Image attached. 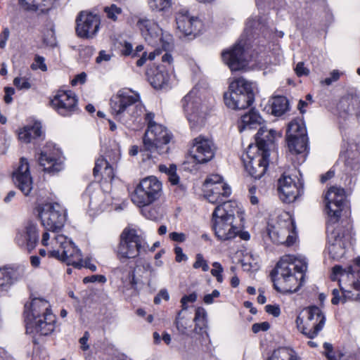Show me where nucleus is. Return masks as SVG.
Segmentation results:
<instances>
[{"instance_id": "nucleus-1", "label": "nucleus", "mask_w": 360, "mask_h": 360, "mask_svg": "<svg viewBox=\"0 0 360 360\" xmlns=\"http://www.w3.org/2000/svg\"><path fill=\"white\" fill-rule=\"evenodd\" d=\"M343 188L331 186L325 195L326 212L328 214L327 249L331 258L339 259L345 253V248L352 238L351 226L339 223L345 203Z\"/></svg>"}, {"instance_id": "nucleus-2", "label": "nucleus", "mask_w": 360, "mask_h": 360, "mask_svg": "<svg viewBox=\"0 0 360 360\" xmlns=\"http://www.w3.org/2000/svg\"><path fill=\"white\" fill-rule=\"evenodd\" d=\"M307 263L304 259L284 255L271 272L274 288L282 293L297 292L302 285Z\"/></svg>"}, {"instance_id": "nucleus-3", "label": "nucleus", "mask_w": 360, "mask_h": 360, "mask_svg": "<svg viewBox=\"0 0 360 360\" xmlns=\"http://www.w3.org/2000/svg\"><path fill=\"white\" fill-rule=\"evenodd\" d=\"M265 25L259 18H249L245 24L244 34L230 50L224 51L221 53L223 61L229 67L231 71L243 70L247 65L248 59L245 51L247 41H250L255 35L263 32Z\"/></svg>"}, {"instance_id": "nucleus-4", "label": "nucleus", "mask_w": 360, "mask_h": 360, "mask_svg": "<svg viewBox=\"0 0 360 360\" xmlns=\"http://www.w3.org/2000/svg\"><path fill=\"white\" fill-rule=\"evenodd\" d=\"M110 104L112 114L124 124L134 122L144 112L139 94L128 89L119 90L112 96Z\"/></svg>"}, {"instance_id": "nucleus-5", "label": "nucleus", "mask_w": 360, "mask_h": 360, "mask_svg": "<svg viewBox=\"0 0 360 360\" xmlns=\"http://www.w3.org/2000/svg\"><path fill=\"white\" fill-rule=\"evenodd\" d=\"M236 212H238V207L233 201L223 202L215 207L212 213V229L219 240H231L240 233L235 224Z\"/></svg>"}, {"instance_id": "nucleus-6", "label": "nucleus", "mask_w": 360, "mask_h": 360, "mask_svg": "<svg viewBox=\"0 0 360 360\" xmlns=\"http://www.w3.org/2000/svg\"><path fill=\"white\" fill-rule=\"evenodd\" d=\"M31 311L27 315V331H34L41 335H48L55 329L56 316L49 303L41 298H34L30 304Z\"/></svg>"}, {"instance_id": "nucleus-7", "label": "nucleus", "mask_w": 360, "mask_h": 360, "mask_svg": "<svg viewBox=\"0 0 360 360\" xmlns=\"http://www.w3.org/2000/svg\"><path fill=\"white\" fill-rule=\"evenodd\" d=\"M154 114L148 112L145 120L148 128L143 139V149L150 153V158H156L157 155H165L169 151L168 143L172 136L163 125L155 122Z\"/></svg>"}, {"instance_id": "nucleus-8", "label": "nucleus", "mask_w": 360, "mask_h": 360, "mask_svg": "<svg viewBox=\"0 0 360 360\" xmlns=\"http://www.w3.org/2000/svg\"><path fill=\"white\" fill-rule=\"evenodd\" d=\"M354 270L352 266H349L347 269H343L342 266L336 265L333 268L331 279L335 281L340 276L339 285L340 289H333L332 294L333 298L331 302L333 304H338L340 302L345 303L347 301H360V275L357 276L355 281L349 284V288L342 285V281L345 278H354Z\"/></svg>"}, {"instance_id": "nucleus-9", "label": "nucleus", "mask_w": 360, "mask_h": 360, "mask_svg": "<svg viewBox=\"0 0 360 360\" xmlns=\"http://www.w3.org/2000/svg\"><path fill=\"white\" fill-rule=\"evenodd\" d=\"M225 104L232 109H245L254 101L253 83L243 77L234 79L224 94Z\"/></svg>"}, {"instance_id": "nucleus-10", "label": "nucleus", "mask_w": 360, "mask_h": 360, "mask_svg": "<svg viewBox=\"0 0 360 360\" xmlns=\"http://www.w3.org/2000/svg\"><path fill=\"white\" fill-rule=\"evenodd\" d=\"M148 245L144 238L137 231L125 228L120 235L117 249V257L122 262L127 259H135L147 251Z\"/></svg>"}, {"instance_id": "nucleus-11", "label": "nucleus", "mask_w": 360, "mask_h": 360, "mask_svg": "<svg viewBox=\"0 0 360 360\" xmlns=\"http://www.w3.org/2000/svg\"><path fill=\"white\" fill-rule=\"evenodd\" d=\"M198 91L192 89L182 99V105L191 129L198 130L205 122L207 114L210 111V103L203 101L200 96H197Z\"/></svg>"}, {"instance_id": "nucleus-12", "label": "nucleus", "mask_w": 360, "mask_h": 360, "mask_svg": "<svg viewBox=\"0 0 360 360\" xmlns=\"http://www.w3.org/2000/svg\"><path fill=\"white\" fill-rule=\"evenodd\" d=\"M281 136L280 132L273 129H268L266 126H262L255 136L256 145L248 146L257 148L255 150L257 153V159H255V161L262 164L259 165L256 171L257 176L266 172L269 165V150L274 146L276 139L281 137ZM253 173L255 174V171Z\"/></svg>"}, {"instance_id": "nucleus-13", "label": "nucleus", "mask_w": 360, "mask_h": 360, "mask_svg": "<svg viewBox=\"0 0 360 360\" xmlns=\"http://www.w3.org/2000/svg\"><path fill=\"white\" fill-rule=\"evenodd\" d=\"M298 330L307 338L313 339L323 329L326 316L316 306H310L302 310L296 319Z\"/></svg>"}, {"instance_id": "nucleus-14", "label": "nucleus", "mask_w": 360, "mask_h": 360, "mask_svg": "<svg viewBox=\"0 0 360 360\" xmlns=\"http://www.w3.org/2000/svg\"><path fill=\"white\" fill-rule=\"evenodd\" d=\"M162 193V183L155 176L143 179L136 185L131 195V201L139 207L150 205L157 200Z\"/></svg>"}, {"instance_id": "nucleus-15", "label": "nucleus", "mask_w": 360, "mask_h": 360, "mask_svg": "<svg viewBox=\"0 0 360 360\" xmlns=\"http://www.w3.org/2000/svg\"><path fill=\"white\" fill-rule=\"evenodd\" d=\"M36 211L41 225L47 231H58L64 226L66 220L65 209L57 202H47L39 205Z\"/></svg>"}, {"instance_id": "nucleus-16", "label": "nucleus", "mask_w": 360, "mask_h": 360, "mask_svg": "<svg viewBox=\"0 0 360 360\" xmlns=\"http://www.w3.org/2000/svg\"><path fill=\"white\" fill-rule=\"evenodd\" d=\"M141 35L145 41L152 46H159L165 51L171 47L172 36L164 34L158 24L152 19L147 18H139L136 22Z\"/></svg>"}, {"instance_id": "nucleus-17", "label": "nucleus", "mask_w": 360, "mask_h": 360, "mask_svg": "<svg viewBox=\"0 0 360 360\" xmlns=\"http://www.w3.org/2000/svg\"><path fill=\"white\" fill-rule=\"evenodd\" d=\"M57 249L49 252V257H54L68 265L76 266L82 257V252L75 244L62 234L56 235L53 240Z\"/></svg>"}, {"instance_id": "nucleus-18", "label": "nucleus", "mask_w": 360, "mask_h": 360, "mask_svg": "<svg viewBox=\"0 0 360 360\" xmlns=\"http://www.w3.org/2000/svg\"><path fill=\"white\" fill-rule=\"evenodd\" d=\"M50 145L44 148L35 158L44 172L55 174L64 168V158L60 149Z\"/></svg>"}, {"instance_id": "nucleus-19", "label": "nucleus", "mask_w": 360, "mask_h": 360, "mask_svg": "<svg viewBox=\"0 0 360 360\" xmlns=\"http://www.w3.org/2000/svg\"><path fill=\"white\" fill-rule=\"evenodd\" d=\"M288 146L290 152L302 153L307 148V130L302 123L292 121L287 130Z\"/></svg>"}, {"instance_id": "nucleus-20", "label": "nucleus", "mask_w": 360, "mask_h": 360, "mask_svg": "<svg viewBox=\"0 0 360 360\" xmlns=\"http://www.w3.org/2000/svg\"><path fill=\"white\" fill-rule=\"evenodd\" d=\"M78 99L72 91H58L51 100V107L62 116H70L79 110Z\"/></svg>"}, {"instance_id": "nucleus-21", "label": "nucleus", "mask_w": 360, "mask_h": 360, "mask_svg": "<svg viewBox=\"0 0 360 360\" xmlns=\"http://www.w3.org/2000/svg\"><path fill=\"white\" fill-rule=\"evenodd\" d=\"M76 21V32L79 37L92 38L98 31L100 18L96 14L82 11Z\"/></svg>"}, {"instance_id": "nucleus-22", "label": "nucleus", "mask_w": 360, "mask_h": 360, "mask_svg": "<svg viewBox=\"0 0 360 360\" xmlns=\"http://www.w3.org/2000/svg\"><path fill=\"white\" fill-rule=\"evenodd\" d=\"M214 144L209 138L199 136L193 139L191 153L198 163L209 162L214 158Z\"/></svg>"}, {"instance_id": "nucleus-23", "label": "nucleus", "mask_w": 360, "mask_h": 360, "mask_svg": "<svg viewBox=\"0 0 360 360\" xmlns=\"http://www.w3.org/2000/svg\"><path fill=\"white\" fill-rule=\"evenodd\" d=\"M13 181L18 189L29 196L33 188V180L30 172V166L26 158H22L18 169L13 174Z\"/></svg>"}, {"instance_id": "nucleus-24", "label": "nucleus", "mask_w": 360, "mask_h": 360, "mask_svg": "<svg viewBox=\"0 0 360 360\" xmlns=\"http://www.w3.org/2000/svg\"><path fill=\"white\" fill-rule=\"evenodd\" d=\"M295 225L292 220L286 223L285 227L273 226L269 230V236L273 242L279 244H285L286 246L293 245L297 238L295 232Z\"/></svg>"}, {"instance_id": "nucleus-25", "label": "nucleus", "mask_w": 360, "mask_h": 360, "mask_svg": "<svg viewBox=\"0 0 360 360\" xmlns=\"http://www.w3.org/2000/svg\"><path fill=\"white\" fill-rule=\"evenodd\" d=\"M176 22L178 30L186 36L195 34L201 27L200 20L191 16L185 8H181L176 12Z\"/></svg>"}, {"instance_id": "nucleus-26", "label": "nucleus", "mask_w": 360, "mask_h": 360, "mask_svg": "<svg viewBox=\"0 0 360 360\" xmlns=\"http://www.w3.org/2000/svg\"><path fill=\"white\" fill-rule=\"evenodd\" d=\"M278 186L280 198L287 203L293 202L302 191L295 180L286 174L278 179Z\"/></svg>"}, {"instance_id": "nucleus-27", "label": "nucleus", "mask_w": 360, "mask_h": 360, "mask_svg": "<svg viewBox=\"0 0 360 360\" xmlns=\"http://www.w3.org/2000/svg\"><path fill=\"white\" fill-rule=\"evenodd\" d=\"M39 240V234L37 224L28 221L25 227L18 231L15 237L17 244L27 250L32 251L36 246Z\"/></svg>"}, {"instance_id": "nucleus-28", "label": "nucleus", "mask_w": 360, "mask_h": 360, "mask_svg": "<svg viewBox=\"0 0 360 360\" xmlns=\"http://www.w3.org/2000/svg\"><path fill=\"white\" fill-rule=\"evenodd\" d=\"M24 275L23 266L0 269V295L7 292L11 285L21 279Z\"/></svg>"}, {"instance_id": "nucleus-29", "label": "nucleus", "mask_w": 360, "mask_h": 360, "mask_svg": "<svg viewBox=\"0 0 360 360\" xmlns=\"http://www.w3.org/2000/svg\"><path fill=\"white\" fill-rule=\"evenodd\" d=\"M204 190L205 198L212 204H222L224 202L223 198L229 197L231 193V188L224 182L219 183Z\"/></svg>"}, {"instance_id": "nucleus-30", "label": "nucleus", "mask_w": 360, "mask_h": 360, "mask_svg": "<svg viewBox=\"0 0 360 360\" xmlns=\"http://www.w3.org/2000/svg\"><path fill=\"white\" fill-rule=\"evenodd\" d=\"M256 147H248L246 153L243 155L242 160L244 164V167L247 172L254 179H260L264 174L257 176V172L255 174L252 173L254 171H257L260 162H257L255 159H257V153L255 150H256Z\"/></svg>"}, {"instance_id": "nucleus-31", "label": "nucleus", "mask_w": 360, "mask_h": 360, "mask_svg": "<svg viewBox=\"0 0 360 360\" xmlns=\"http://www.w3.org/2000/svg\"><path fill=\"white\" fill-rule=\"evenodd\" d=\"M118 159L117 153H115L112 158L110 155L98 158L93 170L94 176H97L99 172H102L108 178L112 179L114 175L112 164L116 162Z\"/></svg>"}, {"instance_id": "nucleus-32", "label": "nucleus", "mask_w": 360, "mask_h": 360, "mask_svg": "<svg viewBox=\"0 0 360 360\" xmlns=\"http://www.w3.org/2000/svg\"><path fill=\"white\" fill-rule=\"evenodd\" d=\"M43 135L41 124L39 122H34L20 129L18 132V139L20 141L28 143L33 139L41 137Z\"/></svg>"}, {"instance_id": "nucleus-33", "label": "nucleus", "mask_w": 360, "mask_h": 360, "mask_svg": "<svg viewBox=\"0 0 360 360\" xmlns=\"http://www.w3.org/2000/svg\"><path fill=\"white\" fill-rule=\"evenodd\" d=\"M262 117L255 111L250 110L248 113L241 117L238 123V130L242 132L245 130L256 128L262 123Z\"/></svg>"}, {"instance_id": "nucleus-34", "label": "nucleus", "mask_w": 360, "mask_h": 360, "mask_svg": "<svg viewBox=\"0 0 360 360\" xmlns=\"http://www.w3.org/2000/svg\"><path fill=\"white\" fill-rule=\"evenodd\" d=\"M267 360H300L297 353L290 347L275 349Z\"/></svg>"}, {"instance_id": "nucleus-35", "label": "nucleus", "mask_w": 360, "mask_h": 360, "mask_svg": "<svg viewBox=\"0 0 360 360\" xmlns=\"http://www.w3.org/2000/svg\"><path fill=\"white\" fill-rule=\"evenodd\" d=\"M271 113L275 116L283 115L289 108L288 99L284 96L274 97L271 103Z\"/></svg>"}, {"instance_id": "nucleus-36", "label": "nucleus", "mask_w": 360, "mask_h": 360, "mask_svg": "<svg viewBox=\"0 0 360 360\" xmlns=\"http://www.w3.org/2000/svg\"><path fill=\"white\" fill-rule=\"evenodd\" d=\"M169 80V73L160 68L155 70V72L150 78V82L155 89H162L167 84Z\"/></svg>"}, {"instance_id": "nucleus-37", "label": "nucleus", "mask_w": 360, "mask_h": 360, "mask_svg": "<svg viewBox=\"0 0 360 360\" xmlns=\"http://www.w3.org/2000/svg\"><path fill=\"white\" fill-rule=\"evenodd\" d=\"M195 326V330L197 331L198 328L202 330L206 327L207 325V312L202 307H198L195 309V317L193 319Z\"/></svg>"}, {"instance_id": "nucleus-38", "label": "nucleus", "mask_w": 360, "mask_h": 360, "mask_svg": "<svg viewBox=\"0 0 360 360\" xmlns=\"http://www.w3.org/2000/svg\"><path fill=\"white\" fill-rule=\"evenodd\" d=\"M175 324L177 330L181 334H186L188 330L191 328V321L188 319H185V317L181 316V311L178 312Z\"/></svg>"}, {"instance_id": "nucleus-39", "label": "nucleus", "mask_w": 360, "mask_h": 360, "mask_svg": "<svg viewBox=\"0 0 360 360\" xmlns=\"http://www.w3.org/2000/svg\"><path fill=\"white\" fill-rule=\"evenodd\" d=\"M149 7L155 11H160L169 8L171 0H148Z\"/></svg>"}, {"instance_id": "nucleus-40", "label": "nucleus", "mask_w": 360, "mask_h": 360, "mask_svg": "<svg viewBox=\"0 0 360 360\" xmlns=\"http://www.w3.org/2000/svg\"><path fill=\"white\" fill-rule=\"evenodd\" d=\"M347 104V108L344 109L347 113L360 116V100L357 98H352Z\"/></svg>"}, {"instance_id": "nucleus-41", "label": "nucleus", "mask_w": 360, "mask_h": 360, "mask_svg": "<svg viewBox=\"0 0 360 360\" xmlns=\"http://www.w3.org/2000/svg\"><path fill=\"white\" fill-rule=\"evenodd\" d=\"M19 2L26 10L37 11L41 0H19Z\"/></svg>"}, {"instance_id": "nucleus-42", "label": "nucleus", "mask_w": 360, "mask_h": 360, "mask_svg": "<svg viewBox=\"0 0 360 360\" xmlns=\"http://www.w3.org/2000/svg\"><path fill=\"white\" fill-rule=\"evenodd\" d=\"M31 68L34 70H41L43 72L47 70V66L45 63V58L43 56L37 55L34 57L33 63L31 65Z\"/></svg>"}, {"instance_id": "nucleus-43", "label": "nucleus", "mask_w": 360, "mask_h": 360, "mask_svg": "<svg viewBox=\"0 0 360 360\" xmlns=\"http://www.w3.org/2000/svg\"><path fill=\"white\" fill-rule=\"evenodd\" d=\"M223 179L221 176L218 174H212L209 176L204 183V189L210 188L211 186H215L217 184H219V183H222Z\"/></svg>"}, {"instance_id": "nucleus-44", "label": "nucleus", "mask_w": 360, "mask_h": 360, "mask_svg": "<svg viewBox=\"0 0 360 360\" xmlns=\"http://www.w3.org/2000/svg\"><path fill=\"white\" fill-rule=\"evenodd\" d=\"M108 18L116 20L117 15L121 13V8L116 5L112 4L110 7H105L104 9Z\"/></svg>"}, {"instance_id": "nucleus-45", "label": "nucleus", "mask_w": 360, "mask_h": 360, "mask_svg": "<svg viewBox=\"0 0 360 360\" xmlns=\"http://www.w3.org/2000/svg\"><path fill=\"white\" fill-rule=\"evenodd\" d=\"M13 84L20 90L31 88V84L25 77H15L13 80Z\"/></svg>"}, {"instance_id": "nucleus-46", "label": "nucleus", "mask_w": 360, "mask_h": 360, "mask_svg": "<svg viewBox=\"0 0 360 360\" xmlns=\"http://www.w3.org/2000/svg\"><path fill=\"white\" fill-rule=\"evenodd\" d=\"M212 266L214 268L211 270L212 275L216 277L218 282L221 283L223 281V277L221 275L223 271L222 266L217 262H214Z\"/></svg>"}, {"instance_id": "nucleus-47", "label": "nucleus", "mask_w": 360, "mask_h": 360, "mask_svg": "<svg viewBox=\"0 0 360 360\" xmlns=\"http://www.w3.org/2000/svg\"><path fill=\"white\" fill-rule=\"evenodd\" d=\"M43 41L46 46H53L56 44L55 33L53 29L48 30L44 33Z\"/></svg>"}, {"instance_id": "nucleus-48", "label": "nucleus", "mask_w": 360, "mask_h": 360, "mask_svg": "<svg viewBox=\"0 0 360 360\" xmlns=\"http://www.w3.org/2000/svg\"><path fill=\"white\" fill-rule=\"evenodd\" d=\"M193 268H202L203 271H207L210 269L206 260L204 259L203 256L201 254L196 255V260L193 264Z\"/></svg>"}, {"instance_id": "nucleus-49", "label": "nucleus", "mask_w": 360, "mask_h": 360, "mask_svg": "<svg viewBox=\"0 0 360 360\" xmlns=\"http://www.w3.org/2000/svg\"><path fill=\"white\" fill-rule=\"evenodd\" d=\"M82 267L88 268L92 271H96L97 268L96 266L94 264L91 263V259L86 258L85 259H82V257L80 258L79 262H77L75 268L81 269Z\"/></svg>"}, {"instance_id": "nucleus-50", "label": "nucleus", "mask_w": 360, "mask_h": 360, "mask_svg": "<svg viewBox=\"0 0 360 360\" xmlns=\"http://www.w3.org/2000/svg\"><path fill=\"white\" fill-rule=\"evenodd\" d=\"M56 0H41L38 11L40 13H47L55 6Z\"/></svg>"}, {"instance_id": "nucleus-51", "label": "nucleus", "mask_w": 360, "mask_h": 360, "mask_svg": "<svg viewBox=\"0 0 360 360\" xmlns=\"http://www.w3.org/2000/svg\"><path fill=\"white\" fill-rule=\"evenodd\" d=\"M167 175L168 180L172 185H176L179 183V178L176 174V167L174 165H171L170 172Z\"/></svg>"}, {"instance_id": "nucleus-52", "label": "nucleus", "mask_w": 360, "mask_h": 360, "mask_svg": "<svg viewBox=\"0 0 360 360\" xmlns=\"http://www.w3.org/2000/svg\"><path fill=\"white\" fill-rule=\"evenodd\" d=\"M295 71L298 77L307 76L309 73V70L304 66V63L303 62H299L297 64Z\"/></svg>"}, {"instance_id": "nucleus-53", "label": "nucleus", "mask_w": 360, "mask_h": 360, "mask_svg": "<svg viewBox=\"0 0 360 360\" xmlns=\"http://www.w3.org/2000/svg\"><path fill=\"white\" fill-rule=\"evenodd\" d=\"M269 327V323L268 322H262L253 324L252 330L254 333H257L259 331H266Z\"/></svg>"}, {"instance_id": "nucleus-54", "label": "nucleus", "mask_w": 360, "mask_h": 360, "mask_svg": "<svg viewBox=\"0 0 360 360\" xmlns=\"http://www.w3.org/2000/svg\"><path fill=\"white\" fill-rule=\"evenodd\" d=\"M265 310L268 314H271L274 317H278L281 314L278 305L267 304L265 306Z\"/></svg>"}, {"instance_id": "nucleus-55", "label": "nucleus", "mask_w": 360, "mask_h": 360, "mask_svg": "<svg viewBox=\"0 0 360 360\" xmlns=\"http://www.w3.org/2000/svg\"><path fill=\"white\" fill-rule=\"evenodd\" d=\"M220 292L217 290H214L212 293L204 296L203 301L207 304L213 303L214 299L219 297Z\"/></svg>"}, {"instance_id": "nucleus-56", "label": "nucleus", "mask_w": 360, "mask_h": 360, "mask_svg": "<svg viewBox=\"0 0 360 360\" xmlns=\"http://www.w3.org/2000/svg\"><path fill=\"white\" fill-rule=\"evenodd\" d=\"M105 281H106L105 277L104 276H101V275H94L91 276H86V277L84 278V279H83V282L84 283H90V282L94 283L96 281L104 283V282H105Z\"/></svg>"}, {"instance_id": "nucleus-57", "label": "nucleus", "mask_w": 360, "mask_h": 360, "mask_svg": "<svg viewBox=\"0 0 360 360\" xmlns=\"http://www.w3.org/2000/svg\"><path fill=\"white\" fill-rule=\"evenodd\" d=\"M169 238L176 242L183 243L186 239V236L184 233L172 232L169 233Z\"/></svg>"}, {"instance_id": "nucleus-58", "label": "nucleus", "mask_w": 360, "mask_h": 360, "mask_svg": "<svg viewBox=\"0 0 360 360\" xmlns=\"http://www.w3.org/2000/svg\"><path fill=\"white\" fill-rule=\"evenodd\" d=\"M174 253L176 255V261L177 262L186 261L188 259L187 256L183 252V250L181 247H175Z\"/></svg>"}, {"instance_id": "nucleus-59", "label": "nucleus", "mask_w": 360, "mask_h": 360, "mask_svg": "<svg viewBox=\"0 0 360 360\" xmlns=\"http://www.w3.org/2000/svg\"><path fill=\"white\" fill-rule=\"evenodd\" d=\"M86 75L84 72H82L77 75L71 82L72 86L77 85L78 83L84 84L86 80Z\"/></svg>"}, {"instance_id": "nucleus-60", "label": "nucleus", "mask_w": 360, "mask_h": 360, "mask_svg": "<svg viewBox=\"0 0 360 360\" xmlns=\"http://www.w3.org/2000/svg\"><path fill=\"white\" fill-rule=\"evenodd\" d=\"M122 53L124 56L131 55L133 56L134 51L132 45L129 42H124L122 49Z\"/></svg>"}, {"instance_id": "nucleus-61", "label": "nucleus", "mask_w": 360, "mask_h": 360, "mask_svg": "<svg viewBox=\"0 0 360 360\" xmlns=\"http://www.w3.org/2000/svg\"><path fill=\"white\" fill-rule=\"evenodd\" d=\"M340 77V73L338 72V71H335L334 70L331 75H330V77H328V78H326L325 79V83L327 85H330L333 82H335L337 81Z\"/></svg>"}, {"instance_id": "nucleus-62", "label": "nucleus", "mask_w": 360, "mask_h": 360, "mask_svg": "<svg viewBox=\"0 0 360 360\" xmlns=\"http://www.w3.org/2000/svg\"><path fill=\"white\" fill-rule=\"evenodd\" d=\"M110 59V56L107 54L105 51H101L99 53V56L96 58V63H99L101 61H108Z\"/></svg>"}, {"instance_id": "nucleus-63", "label": "nucleus", "mask_w": 360, "mask_h": 360, "mask_svg": "<svg viewBox=\"0 0 360 360\" xmlns=\"http://www.w3.org/2000/svg\"><path fill=\"white\" fill-rule=\"evenodd\" d=\"M181 299L187 303L195 302L197 300V295L193 292L188 295H184Z\"/></svg>"}, {"instance_id": "nucleus-64", "label": "nucleus", "mask_w": 360, "mask_h": 360, "mask_svg": "<svg viewBox=\"0 0 360 360\" xmlns=\"http://www.w3.org/2000/svg\"><path fill=\"white\" fill-rule=\"evenodd\" d=\"M87 335L88 333L86 332L84 335L79 339V342L82 345V349L83 350H86L89 348V346L86 345V341L88 340Z\"/></svg>"}]
</instances>
